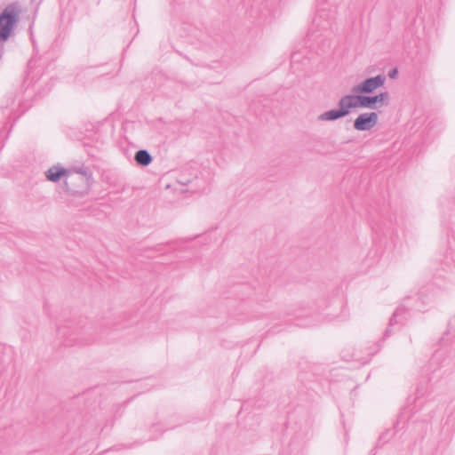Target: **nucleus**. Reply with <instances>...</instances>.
Returning a JSON list of instances; mask_svg holds the SVG:
<instances>
[{"instance_id": "3", "label": "nucleus", "mask_w": 455, "mask_h": 455, "mask_svg": "<svg viewBox=\"0 0 455 455\" xmlns=\"http://www.w3.org/2000/svg\"><path fill=\"white\" fill-rule=\"evenodd\" d=\"M378 122V115L375 112L362 114L355 120L354 126L358 131H367L373 128Z\"/></svg>"}, {"instance_id": "1", "label": "nucleus", "mask_w": 455, "mask_h": 455, "mask_svg": "<svg viewBox=\"0 0 455 455\" xmlns=\"http://www.w3.org/2000/svg\"><path fill=\"white\" fill-rule=\"evenodd\" d=\"M339 107L338 110H330L323 113L320 116V119L335 120L347 116L351 108L360 107V96L346 95L340 99Z\"/></svg>"}, {"instance_id": "8", "label": "nucleus", "mask_w": 455, "mask_h": 455, "mask_svg": "<svg viewBox=\"0 0 455 455\" xmlns=\"http://www.w3.org/2000/svg\"><path fill=\"white\" fill-rule=\"evenodd\" d=\"M397 74V70L396 69H394L392 70L390 73H389V76L394 78Z\"/></svg>"}, {"instance_id": "5", "label": "nucleus", "mask_w": 455, "mask_h": 455, "mask_svg": "<svg viewBox=\"0 0 455 455\" xmlns=\"http://www.w3.org/2000/svg\"><path fill=\"white\" fill-rule=\"evenodd\" d=\"M387 98L388 94L387 92H382L374 97L360 96V107L372 108L376 103L384 104Z\"/></svg>"}, {"instance_id": "6", "label": "nucleus", "mask_w": 455, "mask_h": 455, "mask_svg": "<svg viewBox=\"0 0 455 455\" xmlns=\"http://www.w3.org/2000/svg\"><path fill=\"white\" fill-rule=\"evenodd\" d=\"M67 173L66 170L61 166H52L46 172V177L50 181H58L60 178L65 176Z\"/></svg>"}, {"instance_id": "7", "label": "nucleus", "mask_w": 455, "mask_h": 455, "mask_svg": "<svg viewBox=\"0 0 455 455\" xmlns=\"http://www.w3.org/2000/svg\"><path fill=\"white\" fill-rule=\"evenodd\" d=\"M135 160L141 165H148L151 162V156L147 151L140 150L135 155Z\"/></svg>"}, {"instance_id": "4", "label": "nucleus", "mask_w": 455, "mask_h": 455, "mask_svg": "<svg viewBox=\"0 0 455 455\" xmlns=\"http://www.w3.org/2000/svg\"><path fill=\"white\" fill-rule=\"evenodd\" d=\"M383 78L381 76H376L365 80L361 85L354 89L355 92H371L378 87L383 84Z\"/></svg>"}, {"instance_id": "2", "label": "nucleus", "mask_w": 455, "mask_h": 455, "mask_svg": "<svg viewBox=\"0 0 455 455\" xmlns=\"http://www.w3.org/2000/svg\"><path fill=\"white\" fill-rule=\"evenodd\" d=\"M18 12L14 6H8L0 15V39L6 40L17 20Z\"/></svg>"}]
</instances>
